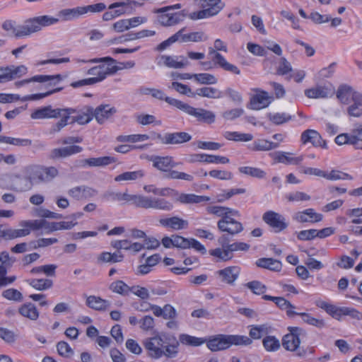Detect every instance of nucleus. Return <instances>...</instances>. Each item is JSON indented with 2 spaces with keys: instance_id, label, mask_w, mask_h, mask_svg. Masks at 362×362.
I'll return each mask as SVG.
<instances>
[{
  "instance_id": "58836bf2",
  "label": "nucleus",
  "mask_w": 362,
  "mask_h": 362,
  "mask_svg": "<svg viewBox=\"0 0 362 362\" xmlns=\"http://www.w3.org/2000/svg\"><path fill=\"white\" fill-rule=\"evenodd\" d=\"M58 170L55 167H45L40 165V180L42 183L51 182L58 175Z\"/></svg>"
},
{
  "instance_id": "8fccbe9b",
  "label": "nucleus",
  "mask_w": 362,
  "mask_h": 362,
  "mask_svg": "<svg viewBox=\"0 0 362 362\" xmlns=\"http://www.w3.org/2000/svg\"><path fill=\"white\" fill-rule=\"evenodd\" d=\"M59 15L65 21H71L83 15L82 6H78L74 8H66L60 11Z\"/></svg>"
},
{
  "instance_id": "a18cd8bd",
  "label": "nucleus",
  "mask_w": 362,
  "mask_h": 362,
  "mask_svg": "<svg viewBox=\"0 0 362 362\" xmlns=\"http://www.w3.org/2000/svg\"><path fill=\"white\" fill-rule=\"evenodd\" d=\"M144 176V172L141 170L132 172H125L115 177L116 182L132 181L141 179Z\"/></svg>"
},
{
  "instance_id": "09e8293b",
  "label": "nucleus",
  "mask_w": 362,
  "mask_h": 362,
  "mask_svg": "<svg viewBox=\"0 0 362 362\" xmlns=\"http://www.w3.org/2000/svg\"><path fill=\"white\" fill-rule=\"evenodd\" d=\"M0 143H6L17 146H29L32 141L28 139H18L0 135Z\"/></svg>"
},
{
  "instance_id": "20e7f679",
  "label": "nucleus",
  "mask_w": 362,
  "mask_h": 362,
  "mask_svg": "<svg viewBox=\"0 0 362 362\" xmlns=\"http://www.w3.org/2000/svg\"><path fill=\"white\" fill-rule=\"evenodd\" d=\"M75 110L71 107L53 108L52 105H47L38 108L32 112L30 117L33 119H57L61 118L52 128L53 133L59 132L69 124L70 115Z\"/></svg>"
},
{
  "instance_id": "f257e3e1",
  "label": "nucleus",
  "mask_w": 362,
  "mask_h": 362,
  "mask_svg": "<svg viewBox=\"0 0 362 362\" xmlns=\"http://www.w3.org/2000/svg\"><path fill=\"white\" fill-rule=\"evenodd\" d=\"M104 198L112 202H131L138 208L170 211L174 206L172 202L164 199L142 194H130L127 192L121 193L112 191L106 192Z\"/></svg>"
},
{
  "instance_id": "338daca9",
  "label": "nucleus",
  "mask_w": 362,
  "mask_h": 362,
  "mask_svg": "<svg viewBox=\"0 0 362 362\" xmlns=\"http://www.w3.org/2000/svg\"><path fill=\"white\" fill-rule=\"evenodd\" d=\"M324 178L329 180H352L353 177L348 173L332 170L330 173H325Z\"/></svg>"
},
{
  "instance_id": "ddd939ff",
  "label": "nucleus",
  "mask_w": 362,
  "mask_h": 362,
  "mask_svg": "<svg viewBox=\"0 0 362 362\" xmlns=\"http://www.w3.org/2000/svg\"><path fill=\"white\" fill-rule=\"evenodd\" d=\"M334 94V88L331 84L328 86L317 85L305 90V95L313 99L326 98L332 96Z\"/></svg>"
},
{
  "instance_id": "13d9d810",
  "label": "nucleus",
  "mask_w": 362,
  "mask_h": 362,
  "mask_svg": "<svg viewBox=\"0 0 362 362\" xmlns=\"http://www.w3.org/2000/svg\"><path fill=\"white\" fill-rule=\"evenodd\" d=\"M296 315H300L304 322L315 326L317 328H322L325 325V321L323 320L313 317L308 313H297Z\"/></svg>"
},
{
  "instance_id": "2f4dec72",
  "label": "nucleus",
  "mask_w": 362,
  "mask_h": 362,
  "mask_svg": "<svg viewBox=\"0 0 362 362\" xmlns=\"http://www.w3.org/2000/svg\"><path fill=\"white\" fill-rule=\"evenodd\" d=\"M81 165L84 166L88 165L90 167H101L106 166L111 163H115L116 159L112 156H103L99 158H90L87 159L81 160Z\"/></svg>"
},
{
  "instance_id": "a878e982",
  "label": "nucleus",
  "mask_w": 362,
  "mask_h": 362,
  "mask_svg": "<svg viewBox=\"0 0 362 362\" xmlns=\"http://www.w3.org/2000/svg\"><path fill=\"white\" fill-rule=\"evenodd\" d=\"M11 186L12 189L19 192L29 191L33 187L25 172L23 175L14 176Z\"/></svg>"
},
{
  "instance_id": "6e6552de",
  "label": "nucleus",
  "mask_w": 362,
  "mask_h": 362,
  "mask_svg": "<svg viewBox=\"0 0 362 362\" xmlns=\"http://www.w3.org/2000/svg\"><path fill=\"white\" fill-rule=\"evenodd\" d=\"M156 138L158 139L163 144L177 145L189 141L192 136L184 132L166 133L164 135L160 134H154Z\"/></svg>"
},
{
  "instance_id": "052dcab7",
  "label": "nucleus",
  "mask_w": 362,
  "mask_h": 362,
  "mask_svg": "<svg viewBox=\"0 0 362 362\" xmlns=\"http://www.w3.org/2000/svg\"><path fill=\"white\" fill-rule=\"evenodd\" d=\"M149 139L147 134H132V135H119L117 140L119 142H132L144 141Z\"/></svg>"
},
{
  "instance_id": "603ef678",
  "label": "nucleus",
  "mask_w": 362,
  "mask_h": 362,
  "mask_svg": "<svg viewBox=\"0 0 362 362\" xmlns=\"http://www.w3.org/2000/svg\"><path fill=\"white\" fill-rule=\"evenodd\" d=\"M193 78L199 83L206 85L216 84L218 81L215 76L208 73L194 74Z\"/></svg>"
},
{
  "instance_id": "4468645a",
  "label": "nucleus",
  "mask_w": 362,
  "mask_h": 362,
  "mask_svg": "<svg viewBox=\"0 0 362 362\" xmlns=\"http://www.w3.org/2000/svg\"><path fill=\"white\" fill-rule=\"evenodd\" d=\"M149 160L153 163V166L160 171L169 173L171 168L177 165V163L174 162L171 156H153L149 158Z\"/></svg>"
},
{
  "instance_id": "0eeeda50",
  "label": "nucleus",
  "mask_w": 362,
  "mask_h": 362,
  "mask_svg": "<svg viewBox=\"0 0 362 362\" xmlns=\"http://www.w3.org/2000/svg\"><path fill=\"white\" fill-rule=\"evenodd\" d=\"M262 220L273 228L275 233H279L288 227L286 218L280 214L267 211L262 215Z\"/></svg>"
},
{
  "instance_id": "5fc2aeb1",
  "label": "nucleus",
  "mask_w": 362,
  "mask_h": 362,
  "mask_svg": "<svg viewBox=\"0 0 362 362\" xmlns=\"http://www.w3.org/2000/svg\"><path fill=\"white\" fill-rule=\"evenodd\" d=\"M238 170L240 173L257 178H263L266 175V173L258 168L244 166L240 167Z\"/></svg>"
},
{
  "instance_id": "f704fd0d",
  "label": "nucleus",
  "mask_w": 362,
  "mask_h": 362,
  "mask_svg": "<svg viewBox=\"0 0 362 362\" xmlns=\"http://www.w3.org/2000/svg\"><path fill=\"white\" fill-rule=\"evenodd\" d=\"M175 200L182 204H193L208 202L210 200V198L209 197L198 196L194 194L178 193V195L175 197Z\"/></svg>"
},
{
  "instance_id": "b1692460",
  "label": "nucleus",
  "mask_w": 362,
  "mask_h": 362,
  "mask_svg": "<svg viewBox=\"0 0 362 362\" xmlns=\"http://www.w3.org/2000/svg\"><path fill=\"white\" fill-rule=\"evenodd\" d=\"M62 76L60 74H56V75H37L35 76H33L28 79H24L20 81H17L15 83L16 86L20 87L21 86H23L25 84H28L31 82H38V83H45L48 81H54V83H50V84L55 85L56 81L59 82L62 81Z\"/></svg>"
},
{
  "instance_id": "473e14b6",
  "label": "nucleus",
  "mask_w": 362,
  "mask_h": 362,
  "mask_svg": "<svg viewBox=\"0 0 362 362\" xmlns=\"http://www.w3.org/2000/svg\"><path fill=\"white\" fill-rule=\"evenodd\" d=\"M292 153L288 152L279 151L275 153L274 159L278 163L286 165H298L303 160V156L292 157Z\"/></svg>"
},
{
  "instance_id": "79ce46f5",
  "label": "nucleus",
  "mask_w": 362,
  "mask_h": 362,
  "mask_svg": "<svg viewBox=\"0 0 362 362\" xmlns=\"http://www.w3.org/2000/svg\"><path fill=\"white\" fill-rule=\"evenodd\" d=\"M30 234V230L23 227L20 229H14L5 227L4 239L12 240L17 238L25 237Z\"/></svg>"
},
{
  "instance_id": "774afa93",
  "label": "nucleus",
  "mask_w": 362,
  "mask_h": 362,
  "mask_svg": "<svg viewBox=\"0 0 362 362\" xmlns=\"http://www.w3.org/2000/svg\"><path fill=\"white\" fill-rule=\"evenodd\" d=\"M2 296L10 300L21 301L23 300L22 293L15 288H8L4 291Z\"/></svg>"
},
{
  "instance_id": "6e6d98bb",
  "label": "nucleus",
  "mask_w": 362,
  "mask_h": 362,
  "mask_svg": "<svg viewBox=\"0 0 362 362\" xmlns=\"http://www.w3.org/2000/svg\"><path fill=\"white\" fill-rule=\"evenodd\" d=\"M30 285L38 291H45L52 287L53 281L49 279H32Z\"/></svg>"
},
{
  "instance_id": "7c9ffc66",
  "label": "nucleus",
  "mask_w": 362,
  "mask_h": 362,
  "mask_svg": "<svg viewBox=\"0 0 362 362\" xmlns=\"http://www.w3.org/2000/svg\"><path fill=\"white\" fill-rule=\"evenodd\" d=\"M270 98L265 91L254 95L250 103V107L252 110H260L267 107L270 104Z\"/></svg>"
},
{
  "instance_id": "4d7b16f0",
  "label": "nucleus",
  "mask_w": 362,
  "mask_h": 362,
  "mask_svg": "<svg viewBox=\"0 0 362 362\" xmlns=\"http://www.w3.org/2000/svg\"><path fill=\"white\" fill-rule=\"evenodd\" d=\"M223 136L228 140L250 141L253 139L250 134H242L237 132H226Z\"/></svg>"
},
{
  "instance_id": "a211bd4d",
  "label": "nucleus",
  "mask_w": 362,
  "mask_h": 362,
  "mask_svg": "<svg viewBox=\"0 0 362 362\" xmlns=\"http://www.w3.org/2000/svg\"><path fill=\"white\" fill-rule=\"evenodd\" d=\"M262 298L265 300L273 301L281 310H286V315L289 317H292L297 314V312L293 311V309H295L296 307L283 297H274L269 295H263Z\"/></svg>"
},
{
  "instance_id": "6ab92c4d",
  "label": "nucleus",
  "mask_w": 362,
  "mask_h": 362,
  "mask_svg": "<svg viewBox=\"0 0 362 362\" xmlns=\"http://www.w3.org/2000/svg\"><path fill=\"white\" fill-rule=\"evenodd\" d=\"M185 30L186 28H182L176 33L178 38V42H199L207 40V37L204 35L203 32L199 31L185 33Z\"/></svg>"
},
{
  "instance_id": "680f3d73",
  "label": "nucleus",
  "mask_w": 362,
  "mask_h": 362,
  "mask_svg": "<svg viewBox=\"0 0 362 362\" xmlns=\"http://www.w3.org/2000/svg\"><path fill=\"white\" fill-rule=\"evenodd\" d=\"M110 289L114 293L121 295H128L130 292V287L121 280L112 282L110 286Z\"/></svg>"
},
{
  "instance_id": "dca6fc26",
  "label": "nucleus",
  "mask_w": 362,
  "mask_h": 362,
  "mask_svg": "<svg viewBox=\"0 0 362 362\" xmlns=\"http://www.w3.org/2000/svg\"><path fill=\"white\" fill-rule=\"evenodd\" d=\"M301 141L303 144L311 143L315 147H322L327 148V144L322 139L321 135L314 129H307L301 134Z\"/></svg>"
},
{
  "instance_id": "e433bc0d",
  "label": "nucleus",
  "mask_w": 362,
  "mask_h": 362,
  "mask_svg": "<svg viewBox=\"0 0 362 362\" xmlns=\"http://www.w3.org/2000/svg\"><path fill=\"white\" fill-rule=\"evenodd\" d=\"M256 265L275 272L280 271L282 266L280 261L272 258H260L256 262Z\"/></svg>"
},
{
  "instance_id": "c85d7f7f",
  "label": "nucleus",
  "mask_w": 362,
  "mask_h": 362,
  "mask_svg": "<svg viewBox=\"0 0 362 362\" xmlns=\"http://www.w3.org/2000/svg\"><path fill=\"white\" fill-rule=\"evenodd\" d=\"M160 224L165 228H170L173 230H182L187 228L188 222L178 216H173L167 218H160Z\"/></svg>"
},
{
  "instance_id": "412c9836",
  "label": "nucleus",
  "mask_w": 362,
  "mask_h": 362,
  "mask_svg": "<svg viewBox=\"0 0 362 362\" xmlns=\"http://www.w3.org/2000/svg\"><path fill=\"white\" fill-rule=\"evenodd\" d=\"M117 112V109L114 107H110L108 104H102L93 109V115L96 121L102 124L107 119Z\"/></svg>"
},
{
  "instance_id": "393cba45",
  "label": "nucleus",
  "mask_w": 362,
  "mask_h": 362,
  "mask_svg": "<svg viewBox=\"0 0 362 362\" xmlns=\"http://www.w3.org/2000/svg\"><path fill=\"white\" fill-rule=\"evenodd\" d=\"M190 161L226 164L229 163V159L225 156L197 153L192 156Z\"/></svg>"
},
{
  "instance_id": "39448f33",
  "label": "nucleus",
  "mask_w": 362,
  "mask_h": 362,
  "mask_svg": "<svg viewBox=\"0 0 362 362\" xmlns=\"http://www.w3.org/2000/svg\"><path fill=\"white\" fill-rule=\"evenodd\" d=\"M206 340V346L213 352L226 350L232 345L248 346L252 340L247 336L235 334H216Z\"/></svg>"
},
{
  "instance_id": "49530a36",
  "label": "nucleus",
  "mask_w": 362,
  "mask_h": 362,
  "mask_svg": "<svg viewBox=\"0 0 362 362\" xmlns=\"http://www.w3.org/2000/svg\"><path fill=\"white\" fill-rule=\"evenodd\" d=\"M202 6L209 9L215 16L223 9L224 4L221 0H204Z\"/></svg>"
},
{
  "instance_id": "a19ab883",
  "label": "nucleus",
  "mask_w": 362,
  "mask_h": 362,
  "mask_svg": "<svg viewBox=\"0 0 362 362\" xmlns=\"http://www.w3.org/2000/svg\"><path fill=\"white\" fill-rule=\"evenodd\" d=\"M196 95L208 98H220L221 97V92L215 88L212 87H203L196 90L194 93Z\"/></svg>"
},
{
  "instance_id": "bf43d9fd",
  "label": "nucleus",
  "mask_w": 362,
  "mask_h": 362,
  "mask_svg": "<svg viewBox=\"0 0 362 362\" xmlns=\"http://www.w3.org/2000/svg\"><path fill=\"white\" fill-rule=\"evenodd\" d=\"M103 62L107 63V66H105V65H99V66H98V71H100V72H104V74H105V78H106V76L107 75L114 74L118 70L122 69V68H119V67H118L117 66L115 65V64L117 62L115 59H114V62L107 60V61H103Z\"/></svg>"
},
{
  "instance_id": "864d4df0",
  "label": "nucleus",
  "mask_w": 362,
  "mask_h": 362,
  "mask_svg": "<svg viewBox=\"0 0 362 362\" xmlns=\"http://www.w3.org/2000/svg\"><path fill=\"white\" fill-rule=\"evenodd\" d=\"M77 224L76 222L73 221H61V222H47V227L46 229L49 231H55L58 230H68L72 228Z\"/></svg>"
},
{
  "instance_id": "69168bd1",
  "label": "nucleus",
  "mask_w": 362,
  "mask_h": 362,
  "mask_svg": "<svg viewBox=\"0 0 362 362\" xmlns=\"http://www.w3.org/2000/svg\"><path fill=\"white\" fill-rule=\"evenodd\" d=\"M56 346H57V350L58 354L62 357L69 358L74 354V351L71 348L69 344L64 341H59L57 344Z\"/></svg>"
},
{
  "instance_id": "1a4fd4ad",
  "label": "nucleus",
  "mask_w": 362,
  "mask_h": 362,
  "mask_svg": "<svg viewBox=\"0 0 362 362\" xmlns=\"http://www.w3.org/2000/svg\"><path fill=\"white\" fill-rule=\"evenodd\" d=\"M218 228L222 232H226L229 235H234L241 233L244 228L243 224L230 217L225 216L217 223Z\"/></svg>"
},
{
  "instance_id": "0e129e2a",
  "label": "nucleus",
  "mask_w": 362,
  "mask_h": 362,
  "mask_svg": "<svg viewBox=\"0 0 362 362\" xmlns=\"http://www.w3.org/2000/svg\"><path fill=\"white\" fill-rule=\"evenodd\" d=\"M254 294L262 295L267 291V286L259 281H252L245 284Z\"/></svg>"
},
{
  "instance_id": "4be33fe9",
  "label": "nucleus",
  "mask_w": 362,
  "mask_h": 362,
  "mask_svg": "<svg viewBox=\"0 0 362 362\" xmlns=\"http://www.w3.org/2000/svg\"><path fill=\"white\" fill-rule=\"evenodd\" d=\"M218 243L223 247H226L229 252V255H231L233 252L235 251H247L250 248V245L245 243L243 242H237L230 244V239L228 235H221L218 240Z\"/></svg>"
},
{
  "instance_id": "c03bdc74",
  "label": "nucleus",
  "mask_w": 362,
  "mask_h": 362,
  "mask_svg": "<svg viewBox=\"0 0 362 362\" xmlns=\"http://www.w3.org/2000/svg\"><path fill=\"white\" fill-rule=\"evenodd\" d=\"M278 143H274L265 139H258L253 142L252 150L253 151H269L276 148Z\"/></svg>"
},
{
  "instance_id": "2eb2a0df",
  "label": "nucleus",
  "mask_w": 362,
  "mask_h": 362,
  "mask_svg": "<svg viewBox=\"0 0 362 362\" xmlns=\"http://www.w3.org/2000/svg\"><path fill=\"white\" fill-rule=\"evenodd\" d=\"M165 102L168 103L169 105L174 106L177 109L185 112L187 115L194 117L197 121L199 120L202 111L204 109L193 107L187 103H185L179 100L173 98H166Z\"/></svg>"
},
{
  "instance_id": "de8ad7c7",
  "label": "nucleus",
  "mask_w": 362,
  "mask_h": 362,
  "mask_svg": "<svg viewBox=\"0 0 362 362\" xmlns=\"http://www.w3.org/2000/svg\"><path fill=\"white\" fill-rule=\"evenodd\" d=\"M178 341L179 344L181 343L187 346H198L205 343L206 340L202 338L190 336L186 334H182L179 337Z\"/></svg>"
},
{
  "instance_id": "9b49d317",
  "label": "nucleus",
  "mask_w": 362,
  "mask_h": 362,
  "mask_svg": "<svg viewBox=\"0 0 362 362\" xmlns=\"http://www.w3.org/2000/svg\"><path fill=\"white\" fill-rule=\"evenodd\" d=\"M215 47L209 48V55L213 56L212 61L214 64L219 66L223 70L239 75L240 71L238 66L228 62L226 59L218 52Z\"/></svg>"
},
{
  "instance_id": "f03ea898",
  "label": "nucleus",
  "mask_w": 362,
  "mask_h": 362,
  "mask_svg": "<svg viewBox=\"0 0 362 362\" xmlns=\"http://www.w3.org/2000/svg\"><path fill=\"white\" fill-rule=\"evenodd\" d=\"M143 344L148 356L153 359L175 358L178 354L179 341L173 335L161 333L146 338Z\"/></svg>"
},
{
  "instance_id": "aec40b11",
  "label": "nucleus",
  "mask_w": 362,
  "mask_h": 362,
  "mask_svg": "<svg viewBox=\"0 0 362 362\" xmlns=\"http://www.w3.org/2000/svg\"><path fill=\"white\" fill-rule=\"evenodd\" d=\"M293 218L299 223H317L322 220V215L313 209H308L295 214Z\"/></svg>"
},
{
  "instance_id": "7ed1b4c3",
  "label": "nucleus",
  "mask_w": 362,
  "mask_h": 362,
  "mask_svg": "<svg viewBox=\"0 0 362 362\" xmlns=\"http://www.w3.org/2000/svg\"><path fill=\"white\" fill-rule=\"evenodd\" d=\"M58 21L59 19L54 17L40 16L29 18L23 25L17 27L14 26V23L11 21H6L2 24V28L6 31H12L13 35L19 38L39 32L43 27L53 25Z\"/></svg>"
},
{
  "instance_id": "37998d69",
  "label": "nucleus",
  "mask_w": 362,
  "mask_h": 362,
  "mask_svg": "<svg viewBox=\"0 0 362 362\" xmlns=\"http://www.w3.org/2000/svg\"><path fill=\"white\" fill-rule=\"evenodd\" d=\"M24 172L31 181L33 186L35 184H40V165H30L25 168Z\"/></svg>"
},
{
  "instance_id": "c9c22d12",
  "label": "nucleus",
  "mask_w": 362,
  "mask_h": 362,
  "mask_svg": "<svg viewBox=\"0 0 362 362\" xmlns=\"http://www.w3.org/2000/svg\"><path fill=\"white\" fill-rule=\"evenodd\" d=\"M19 313L30 320H36L39 317V312L35 305L31 303L22 305L19 308Z\"/></svg>"
},
{
  "instance_id": "9d476101",
  "label": "nucleus",
  "mask_w": 362,
  "mask_h": 362,
  "mask_svg": "<svg viewBox=\"0 0 362 362\" xmlns=\"http://www.w3.org/2000/svg\"><path fill=\"white\" fill-rule=\"evenodd\" d=\"M75 112L70 115L69 119V124L77 123L81 125L86 124L89 123L93 118V107L90 106H84L80 109L72 108Z\"/></svg>"
},
{
  "instance_id": "bb28decb",
  "label": "nucleus",
  "mask_w": 362,
  "mask_h": 362,
  "mask_svg": "<svg viewBox=\"0 0 362 362\" xmlns=\"http://www.w3.org/2000/svg\"><path fill=\"white\" fill-rule=\"evenodd\" d=\"M83 148L79 146L71 145L66 147L54 148L51 151L50 156L52 158H66L74 154L81 153Z\"/></svg>"
},
{
  "instance_id": "3c124183",
  "label": "nucleus",
  "mask_w": 362,
  "mask_h": 362,
  "mask_svg": "<svg viewBox=\"0 0 362 362\" xmlns=\"http://www.w3.org/2000/svg\"><path fill=\"white\" fill-rule=\"evenodd\" d=\"M264 349L267 351L273 352L278 351L281 347L279 340L274 336H267L262 340Z\"/></svg>"
},
{
  "instance_id": "4c0bfd02",
  "label": "nucleus",
  "mask_w": 362,
  "mask_h": 362,
  "mask_svg": "<svg viewBox=\"0 0 362 362\" xmlns=\"http://www.w3.org/2000/svg\"><path fill=\"white\" fill-rule=\"evenodd\" d=\"M353 103L347 108L349 116L358 117L362 115V95H355Z\"/></svg>"
},
{
  "instance_id": "c756f323",
  "label": "nucleus",
  "mask_w": 362,
  "mask_h": 362,
  "mask_svg": "<svg viewBox=\"0 0 362 362\" xmlns=\"http://www.w3.org/2000/svg\"><path fill=\"white\" fill-rule=\"evenodd\" d=\"M359 94V93L354 91L351 86L341 85L337 89V98L341 103L348 104L351 100L354 99L355 95Z\"/></svg>"
},
{
  "instance_id": "e2e57ef3",
  "label": "nucleus",
  "mask_w": 362,
  "mask_h": 362,
  "mask_svg": "<svg viewBox=\"0 0 362 362\" xmlns=\"http://www.w3.org/2000/svg\"><path fill=\"white\" fill-rule=\"evenodd\" d=\"M21 226L24 228L38 230L40 228H46L47 227V221L45 220H35V221H23L20 223Z\"/></svg>"
},
{
  "instance_id": "ea45409f",
  "label": "nucleus",
  "mask_w": 362,
  "mask_h": 362,
  "mask_svg": "<svg viewBox=\"0 0 362 362\" xmlns=\"http://www.w3.org/2000/svg\"><path fill=\"white\" fill-rule=\"evenodd\" d=\"M123 259L124 255L119 251L112 254L108 252H103L98 257V261L102 262L116 263L122 262Z\"/></svg>"
},
{
  "instance_id": "f3484780",
  "label": "nucleus",
  "mask_w": 362,
  "mask_h": 362,
  "mask_svg": "<svg viewBox=\"0 0 362 362\" xmlns=\"http://www.w3.org/2000/svg\"><path fill=\"white\" fill-rule=\"evenodd\" d=\"M3 70L4 83L21 78L28 72V68L25 65L4 66Z\"/></svg>"
},
{
  "instance_id": "423d86ee",
  "label": "nucleus",
  "mask_w": 362,
  "mask_h": 362,
  "mask_svg": "<svg viewBox=\"0 0 362 362\" xmlns=\"http://www.w3.org/2000/svg\"><path fill=\"white\" fill-rule=\"evenodd\" d=\"M290 332L283 337L282 346L289 351L295 352V355L300 358L307 356V349L300 346V336L304 332L303 329L297 327H289Z\"/></svg>"
},
{
  "instance_id": "72a5a7b5",
  "label": "nucleus",
  "mask_w": 362,
  "mask_h": 362,
  "mask_svg": "<svg viewBox=\"0 0 362 362\" xmlns=\"http://www.w3.org/2000/svg\"><path fill=\"white\" fill-rule=\"evenodd\" d=\"M86 305L95 310H105L110 305V303L99 296H90L86 298Z\"/></svg>"
},
{
  "instance_id": "f8f14e48",
  "label": "nucleus",
  "mask_w": 362,
  "mask_h": 362,
  "mask_svg": "<svg viewBox=\"0 0 362 362\" xmlns=\"http://www.w3.org/2000/svg\"><path fill=\"white\" fill-rule=\"evenodd\" d=\"M240 274V268L236 266H231L220 269L216 272L221 281L230 286H233Z\"/></svg>"
},
{
  "instance_id": "5701e85b",
  "label": "nucleus",
  "mask_w": 362,
  "mask_h": 362,
  "mask_svg": "<svg viewBox=\"0 0 362 362\" xmlns=\"http://www.w3.org/2000/svg\"><path fill=\"white\" fill-rule=\"evenodd\" d=\"M184 11L175 13H162L158 16V22L163 26H173L184 21Z\"/></svg>"
},
{
  "instance_id": "cd10ccee",
  "label": "nucleus",
  "mask_w": 362,
  "mask_h": 362,
  "mask_svg": "<svg viewBox=\"0 0 362 362\" xmlns=\"http://www.w3.org/2000/svg\"><path fill=\"white\" fill-rule=\"evenodd\" d=\"M163 64L168 68L182 69L188 65L189 62L182 56L171 57L168 55L160 56Z\"/></svg>"
}]
</instances>
